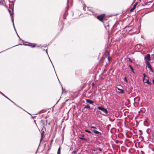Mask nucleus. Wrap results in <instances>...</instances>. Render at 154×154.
I'll return each instance as SVG.
<instances>
[{
	"label": "nucleus",
	"mask_w": 154,
	"mask_h": 154,
	"mask_svg": "<svg viewBox=\"0 0 154 154\" xmlns=\"http://www.w3.org/2000/svg\"><path fill=\"white\" fill-rule=\"evenodd\" d=\"M98 109H99L100 110L102 111L103 112L105 113L106 114H107L108 111L107 110L105 109L102 106H98L97 107Z\"/></svg>",
	"instance_id": "f257e3e1"
},
{
	"label": "nucleus",
	"mask_w": 154,
	"mask_h": 154,
	"mask_svg": "<svg viewBox=\"0 0 154 154\" xmlns=\"http://www.w3.org/2000/svg\"><path fill=\"white\" fill-rule=\"evenodd\" d=\"M105 16L104 14H101L100 15L98 16L97 18L101 21L103 22V19Z\"/></svg>",
	"instance_id": "f03ea898"
},
{
	"label": "nucleus",
	"mask_w": 154,
	"mask_h": 154,
	"mask_svg": "<svg viewBox=\"0 0 154 154\" xmlns=\"http://www.w3.org/2000/svg\"><path fill=\"white\" fill-rule=\"evenodd\" d=\"M8 11L9 12V13L10 14L11 18V21L12 22L13 25V26H14V19L13 18V14L12 12L11 13V11L10 10H8Z\"/></svg>",
	"instance_id": "7ed1b4c3"
},
{
	"label": "nucleus",
	"mask_w": 154,
	"mask_h": 154,
	"mask_svg": "<svg viewBox=\"0 0 154 154\" xmlns=\"http://www.w3.org/2000/svg\"><path fill=\"white\" fill-rule=\"evenodd\" d=\"M143 82L145 83H147L148 84H150V82H149L148 80V77H147V78H143Z\"/></svg>",
	"instance_id": "20e7f679"
},
{
	"label": "nucleus",
	"mask_w": 154,
	"mask_h": 154,
	"mask_svg": "<svg viewBox=\"0 0 154 154\" xmlns=\"http://www.w3.org/2000/svg\"><path fill=\"white\" fill-rule=\"evenodd\" d=\"M145 59L148 60H150V55L149 54H148L145 56Z\"/></svg>",
	"instance_id": "39448f33"
},
{
	"label": "nucleus",
	"mask_w": 154,
	"mask_h": 154,
	"mask_svg": "<svg viewBox=\"0 0 154 154\" xmlns=\"http://www.w3.org/2000/svg\"><path fill=\"white\" fill-rule=\"evenodd\" d=\"M86 101L87 103H89L90 104H92V105H94V106L95 105L93 104L94 102L93 101H92L91 100H89V99H86Z\"/></svg>",
	"instance_id": "423d86ee"
},
{
	"label": "nucleus",
	"mask_w": 154,
	"mask_h": 154,
	"mask_svg": "<svg viewBox=\"0 0 154 154\" xmlns=\"http://www.w3.org/2000/svg\"><path fill=\"white\" fill-rule=\"evenodd\" d=\"M118 90H119L118 92L120 94H123L124 93V90L123 89H120L118 88H117Z\"/></svg>",
	"instance_id": "0eeeda50"
},
{
	"label": "nucleus",
	"mask_w": 154,
	"mask_h": 154,
	"mask_svg": "<svg viewBox=\"0 0 154 154\" xmlns=\"http://www.w3.org/2000/svg\"><path fill=\"white\" fill-rule=\"evenodd\" d=\"M92 131H94V132L96 134H98L100 135H101V133L99 132L98 131L96 130H92Z\"/></svg>",
	"instance_id": "6e6552de"
},
{
	"label": "nucleus",
	"mask_w": 154,
	"mask_h": 154,
	"mask_svg": "<svg viewBox=\"0 0 154 154\" xmlns=\"http://www.w3.org/2000/svg\"><path fill=\"white\" fill-rule=\"evenodd\" d=\"M137 4V3H136L133 6V7L130 10V11H133L136 8V7Z\"/></svg>",
	"instance_id": "1a4fd4ad"
},
{
	"label": "nucleus",
	"mask_w": 154,
	"mask_h": 154,
	"mask_svg": "<svg viewBox=\"0 0 154 154\" xmlns=\"http://www.w3.org/2000/svg\"><path fill=\"white\" fill-rule=\"evenodd\" d=\"M146 63L147 65V67L149 68L150 69L151 68V65L149 63V61H147Z\"/></svg>",
	"instance_id": "9d476101"
},
{
	"label": "nucleus",
	"mask_w": 154,
	"mask_h": 154,
	"mask_svg": "<svg viewBox=\"0 0 154 154\" xmlns=\"http://www.w3.org/2000/svg\"><path fill=\"white\" fill-rule=\"evenodd\" d=\"M68 9V6H67L66 8V12H65V14H64L63 15V17L64 19H65L66 18V17H65V14L66 13L67 11V10Z\"/></svg>",
	"instance_id": "9b49d317"
},
{
	"label": "nucleus",
	"mask_w": 154,
	"mask_h": 154,
	"mask_svg": "<svg viewBox=\"0 0 154 154\" xmlns=\"http://www.w3.org/2000/svg\"><path fill=\"white\" fill-rule=\"evenodd\" d=\"M57 154H60V148L59 147L57 152Z\"/></svg>",
	"instance_id": "f8f14e48"
},
{
	"label": "nucleus",
	"mask_w": 154,
	"mask_h": 154,
	"mask_svg": "<svg viewBox=\"0 0 154 154\" xmlns=\"http://www.w3.org/2000/svg\"><path fill=\"white\" fill-rule=\"evenodd\" d=\"M84 108L91 109V108L90 106L88 105L85 106H84Z\"/></svg>",
	"instance_id": "ddd939ff"
},
{
	"label": "nucleus",
	"mask_w": 154,
	"mask_h": 154,
	"mask_svg": "<svg viewBox=\"0 0 154 154\" xmlns=\"http://www.w3.org/2000/svg\"><path fill=\"white\" fill-rule=\"evenodd\" d=\"M129 66L130 68L131 69V70L132 71L134 72V69H133V68L132 66L130 65H129Z\"/></svg>",
	"instance_id": "4468645a"
},
{
	"label": "nucleus",
	"mask_w": 154,
	"mask_h": 154,
	"mask_svg": "<svg viewBox=\"0 0 154 154\" xmlns=\"http://www.w3.org/2000/svg\"><path fill=\"white\" fill-rule=\"evenodd\" d=\"M128 61H129V62H130L131 63H132V60H131V59L130 58H129V57L128 58Z\"/></svg>",
	"instance_id": "2eb2a0df"
},
{
	"label": "nucleus",
	"mask_w": 154,
	"mask_h": 154,
	"mask_svg": "<svg viewBox=\"0 0 154 154\" xmlns=\"http://www.w3.org/2000/svg\"><path fill=\"white\" fill-rule=\"evenodd\" d=\"M91 129H92V130H95V129H96L97 128L94 127V126H91Z\"/></svg>",
	"instance_id": "dca6fc26"
},
{
	"label": "nucleus",
	"mask_w": 154,
	"mask_h": 154,
	"mask_svg": "<svg viewBox=\"0 0 154 154\" xmlns=\"http://www.w3.org/2000/svg\"><path fill=\"white\" fill-rule=\"evenodd\" d=\"M85 131L86 132H87L89 133H91V132L90 131L88 130H85Z\"/></svg>",
	"instance_id": "f3484780"
},
{
	"label": "nucleus",
	"mask_w": 154,
	"mask_h": 154,
	"mask_svg": "<svg viewBox=\"0 0 154 154\" xmlns=\"http://www.w3.org/2000/svg\"><path fill=\"white\" fill-rule=\"evenodd\" d=\"M79 138L80 139L83 140H87V139L86 138H82L81 137H80Z\"/></svg>",
	"instance_id": "a211bd4d"
},
{
	"label": "nucleus",
	"mask_w": 154,
	"mask_h": 154,
	"mask_svg": "<svg viewBox=\"0 0 154 154\" xmlns=\"http://www.w3.org/2000/svg\"><path fill=\"white\" fill-rule=\"evenodd\" d=\"M0 93L2 94V95H3L4 97H5L6 98H7V97L5 96L3 93H2V92L0 91Z\"/></svg>",
	"instance_id": "6ab92c4d"
},
{
	"label": "nucleus",
	"mask_w": 154,
	"mask_h": 154,
	"mask_svg": "<svg viewBox=\"0 0 154 154\" xmlns=\"http://www.w3.org/2000/svg\"><path fill=\"white\" fill-rule=\"evenodd\" d=\"M143 78H145L146 77V78H147V77L146 75V74L145 73H143Z\"/></svg>",
	"instance_id": "aec40b11"
},
{
	"label": "nucleus",
	"mask_w": 154,
	"mask_h": 154,
	"mask_svg": "<svg viewBox=\"0 0 154 154\" xmlns=\"http://www.w3.org/2000/svg\"><path fill=\"white\" fill-rule=\"evenodd\" d=\"M99 150L100 151H102V149L100 148H97L96 150Z\"/></svg>",
	"instance_id": "412c9836"
},
{
	"label": "nucleus",
	"mask_w": 154,
	"mask_h": 154,
	"mask_svg": "<svg viewBox=\"0 0 154 154\" xmlns=\"http://www.w3.org/2000/svg\"><path fill=\"white\" fill-rule=\"evenodd\" d=\"M124 80H125L126 82H128L127 80V79L126 77H125Z\"/></svg>",
	"instance_id": "4be33fe9"
},
{
	"label": "nucleus",
	"mask_w": 154,
	"mask_h": 154,
	"mask_svg": "<svg viewBox=\"0 0 154 154\" xmlns=\"http://www.w3.org/2000/svg\"><path fill=\"white\" fill-rule=\"evenodd\" d=\"M108 61L109 62L110 60V58L109 56L108 57Z\"/></svg>",
	"instance_id": "5701e85b"
},
{
	"label": "nucleus",
	"mask_w": 154,
	"mask_h": 154,
	"mask_svg": "<svg viewBox=\"0 0 154 154\" xmlns=\"http://www.w3.org/2000/svg\"><path fill=\"white\" fill-rule=\"evenodd\" d=\"M150 70H151V71L152 72H153V70L152 69V68H151L150 69Z\"/></svg>",
	"instance_id": "b1692460"
},
{
	"label": "nucleus",
	"mask_w": 154,
	"mask_h": 154,
	"mask_svg": "<svg viewBox=\"0 0 154 154\" xmlns=\"http://www.w3.org/2000/svg\"><path fill=\"white\" fill-rule=\"evenodd\" d=\"M9 100H10V101H11L14 104H15L14 102H13L12 101H11L10 99H9Z\"/></svg>",
	"instance_id": "393cba45"
},
{
	"label": "nucleus",
	"mask_w": 154,
	"mask_h": 154,
	"mask_svg": "<svg viewBox=\"0 0 154 154\" xmlns=\"http://www.w3.org/2000/svg\"><path fill=\"white\" fill-rule=\"evenodd\" d=\"M35 47V45H33L32 46H31V47L32 48H34Z\"/></svg>",
	"instance_id": "a878e982"
},
{
	"label": "nucleus",
	"mask_w": 154,
	"mask_h": 154,
	"mask_svg": "<svg viewBox=\"0 0 154 154\" xmlns=\"http://www.w3.org/2000/svg\"><path fill=\"white\" fill-rule=\"evenodd\" d=\"M24 45H28V46H30V45H27V44H24Z\"/></svg>",
	"instance_id": "bb28decb"
},
{
	"label": "nucleus",
	"mask_w": 154,
	"mask_h": 154,
	"mask_svg": "<svg viewBox=\"0 0 154 154\" xmlns=\"http://www.w3.org/2000/svg\"><path fill=\"white\" fill-rule=\"evenodd\" d=\"M41 123H43V120H41Z\"/></svg>",
	"instance_id": "cd10ccee"
},
{
	"label": "nucleus",
	"mask_w": 154,
	"mask_h": 154,
	"mask_svg": "<svg viewBox=\"0 0 154 154\" xmlns=\"http://www.w3.org/2000/svg\"><path fill=\"white\" fill-rule=\"evenodd\" d=\"M69 4V0H67V5H68Z\"/></svg>",
	"instance_id": "c85d7f7f"
},
{
	"label": "nucleus",
	"mask_w": 154,
	"mask_h": 154,
	"mask_svg": "<svg viewBox=\"0 0 154 154\" xmlns=\"http://www.w3.org/2000/svg\"><path fill=\"white\" fill-rule=\"evenodd\" d=\"M73 154H80V153H77L76 152H75Z\"/></svg>",
	"instance_id": "c756f323"
},
{
	"label": "nucleus",
	"mask_w": 154,
	"mask_h": 154,
	"mask_svg": "<svg viewBox=\"0 0 154 154\" xmlns=\"http://www.w3.org/2000/svg\"><path fill=\"white\" fill-rule=\"evenodd\" d=\"M152 83L154 84V79L152 80Z\"/></svg>",
	"instance_id": "7c9ffc66"
},
{
	"label": "nucleus",
	"mask_w": 154,
	"mask_h": 154,
	"mask_svg": "<svg viewBox=\"0 0 154 154\" xmlns=\"http://www.w3.org/2000/svg\"><path fill=\"white\" fill-rule=\"evenodd\" d=\"M14 28L15 31H16V33H17V31H16V29H15V26H14Z\"/></svg>",
	"instance_id": "2f4dec72"
},
{
	"label": "nucleus",
	"mask_w": 154,
	"mask_h": 154,
	"mask_svg": "<svg viewBox=\"0 0 154 154\" xmlns=\"http://www.w3.org/2000/svg\"><path fill=\"white\" fill-rule=\"evenodd\" d=\"M14 28L15 31H16V33H17V31H16V29H15V26H14Z\"/></svg>",
	"instance_id": "473e14b6"
},
{
	"label": "nucleus",
	"mask_w": 154,
	"mask_h": 154,
	"mask_svg": "<svg viewBox=\"0 0 154 154\" xmlns=\"http://www.w3.org/2000/svg\"><path fill=\"white\" fill-rule=\"evenodd\" d=\"M85 136L84 135V134H82V137H84Z\"/></svg>",
	"instance_id": "72a5a7b5"
},
{
	"label": "nucleus",
	"mask_w": 154,
	"mask_h": 154,
	"mask_svg": "<svg viewBox=\"0 0 154 154\" xmlns=\"http://www.w3.org/2000/svg\"><path fill=\"white\" fill-rule=\"evenodd\" d=\"M17 35H18V36L19 37V38L20 39V38L19 37V35H18V34H17Z\"/></svg>",
	"instance_id": "f704fd0d"
},
{
	"label": "nucleus",
	"mask_w": 154,
	"mask_h": 154,
	"mask_svg": "<svg viewBox=\"0 0 154 154\" xmlns=\"http://www.w3.org/2000/svg\"><path fill=\"white\" fill-rule=\"evenodd\" d=\"M94 85V83H92V85Z\"/></svg>",
	"instance_id": "c9c22d12"
},
{
	"label": "nucleus",
	"mask_w": 154,
	"mask_h": 154,
	"mask_svg": "<svg viewBox=\"0 0 154 154\" xmlns=\"http://www.w3.org/2000/svg\"><path fill=\"white\" fill-rule=\"evenodd\" d=\"M7 98V99H8V100L9 99L8 97H7V98Z\"/></svg>",
	"instance_id": "e433bc0d"
},
{
	"label": "nucleus",
	"mask_w": 154,
	"mask_h": 154,
	"mask_svg": "<svg viewBox=\"0 0 154 154\" xmlns=\"http://www.w3.org/2000/svg\"><path fill=\"white\" fill-rule=\"evenodd\" d=\"M50 60V61H51V62H52L51 60Z\"/></svg>",
	"instance_id": "4c0bfd02"
},
{
	"label": "nucleus",
	"mask_w": 154,
	"mask_h": 154,
	"mask_svg": "<svg viewBox=\"0 0 154 154\" xmlns=\"http://www.w3.org/2000/svg\"><path fill=\"white\" fill-rule=\"evenodd\" d=\"M83 9H84L85 10V8H83Z\"/></svg>",
	"instance_id": "58836bf2"
},
{
	"label": "nucleus",
	"mask_w": 154,
	"mask_h": 154,
	"mask_svg": "<svg viewBox=\"0 0 154 154\" xmlns=\"http://www.w3.org/2000/svg\"><path fill=\"white\" fill-rule=\"evenodd\" d=\"M46 53H47V51H46Z\"/></svg>",
	"instance_id": "ea45409f"
}]
</instances>
